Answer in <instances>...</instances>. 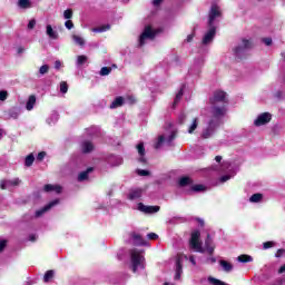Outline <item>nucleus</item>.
<instances>
[{"label":"nucleus","instance_id":"nucleus-62","mask_svg":"<svg viewBox=\"0 0 285 285\" xmlns=\"http://www.w3.org/2000/svg\"><path fill=\"white\" fill-rule=\"evenodd\" d=\"M228 179H230L229 176H223V177H222V181H228Z\"/></svg>","mask_w":285,"mask_h":285},{"label":"nucleus","instance_id":"nucleus-34","mask_svg":"<svg viewBox=\"0 0 285 285\" xmlns=\"http://www.w3.org/2000/svg\"><path fill=\"white\" fill-rule=\"evenodd\" d=\"M88 61V56L81 55L77 57V65L78 66H83Z\"/></svg>","mask_w":285,"mask_h":285},{"label":"nucleus","instance_id":"nucleus-20","mask_svg":"<svg viewBox=\"0 0 285 285\" xmlns=\"http://www.w3.org/2000/svg\"><path fill=\"white\" fill-rule=\"evenodd\" d=\"M53 278H55V271L49 269L45 273L43 283L48 284L49 282H52Z\"/></svg>","mask_w":285,"mask_h":285},{"label":"nucleus","instance_id":"nucleus-40","mask_svg":"<svg viewBox=\"0 0 285 285\" xmlns=\"http://www.w3.org/2000/svg\"><path fill=\"white\" fill-rule=\"evenodd\" d=\"M274 246H275V242H273V240L263 243L264 250H268V248H273Z\"/></svg>","mask_w":285,"mask_h":285},{"label":"nucleus","instance_id":"nucleus-15","mask_svg":"<svg viewBox=\"0 0 285 285\" xmlns=\"http://www.w3.org/2000/svg\"><path fill=\"white\" fill-rule=\"evenodd\" d=\"M137 150H138V154L140 155V158L138 159V161H140V164H146V158L144 157L146 155V147H144V142H140L137 145Z\"/></svg>","mask_w":285,"mask_h":285},{"label":"nucleus","instance_id":"nucleus-3","mask_svg":"<svg viewBox=\"0 0 285 285\" xmlns=\"http://www.w3.org/2000/svg\"><path fill=\"white\" fill-rule=\"evenodd\" d=\"M130 257H131V271L132 273H137V269L141 264L145 262V257L141 255V252L138 249H131L130 250Z\"/></svg>","mask_w":285,"mask_h":285},{"label":"nucleus","instance_id":"nucleus-10","mask_svg":"<svg viewBox=\"0 0 285 285\" xmlns=\"http://www.w3.org/2000/svg\"><path fill=\"white\" fill-rule=\"evenodd\" d=\"M216 35H217V28L209 27V30L207 31V35H205L204 38H203L204 46H207V43H210V41H213V39H215Z\"/></svg>","mask_w":285,"mask_h":285},{"label":"nucleus","instance_id":"nucleus-44","mask_svg":"<svg viewBox=\"0 0 285 285\" xmlns=\"http://www.w3.org/2000/svg\"><path fill=\"white\" fill-rule=\"evenodd\" d=\"M65 19H72V9H67L63 11Z\"/></svg>","mask_w":285,"mask_h":285},{"label":"nucleus","instance_id":"nucleus-35","mask_svg":"<svg viewBox=\"0 0 285 285\" xmlns=\"http://www.w3.org/2000/svg\"><path fill=\"white\" fill-rule=\"evenodd\" d=\"M21 185V179L19 178H14L11 180H7V186H20Z\"/></svg>","mask_w":285,"mask_h":285},{"label":"nucleus","instance_id":"nucleus-30","mask_svg":"<svg viewBox=\"0 0 285 285\" xmlns=\"http://www.w3.org/2000/svg\"><path fill=\"white\" fill-rule=\"evenodd\" d=\"M181 97H184V88H181V89L177 92V95H176V97H175V99H174L173 108H175V107L177 106V104H179V101H181Z\"/></svg>","mask_w":285,"mask_h":285},{"label":"nucleus","instance_id":"nucleus-4","mask_svg":"<svg viewBox=\"0 0 285 285\" xmlns=\"http://www.w3.org/2000/svg\"><path fill=\"white\" fill-rule=\"evenodd\" d=\"M158 32V30L153 29V26H146L142 33L139 37V46H146V39H150L153 41V39L157 37Z\"/></svg>","mask_w":285,"mask_h":285},{"label":"nucleus","instance_id":"nucleus-11","mask_svg":"<svg viewBox=\"0 0 285 285\" xmlns=\"http://www.w3.org/2000/svg\"><path fill=\"white\" fill-rule=\"evenodd\" d=\"M57 204H59V199H55V200L48 203L45 207H42L41 209L36 212V217H41V215H43V213H48V210H50L51 208H55V206H57Z\"/></svg>","mask_w":285,"mask_h":285},{"label":"nucleus","instance_id":"nucleus-27","mask_svg":"<svg viewBox=\"0 0 285 285\" xmlns=\"http://www.w3.org/2000/svg\"><path fill=\"white\" fill-rule=\"evenodd\" d=\"M240 264H248V262H253V257L250 255L242 254L237 257Z\"/></svg>","mask_w":285,"mask_h":285},{"label":"nucleus","instance_id":"nucleus-14","mask_svg":"<svg viewBox=\"0 0 285 285\" xmlns=\"http://www.w3.org/2000/svg\"><path fill=\"white\" fill-rule=\"evenodd\" d=\"M45 193H57V195H61V190H63V188L61 187V185H52V184H47L43 187Z\"/></svg>","mask_w":285,"mask_h":285},{"label":"nucleus","instance_id":"nucleus-42","mask_svg":"<svg viewBox=\"0 0 285 285\" xmlns=\"http://www.w3.org/2000/svg\"><path fill=\"white\" fill-rule=\"evenodd\" d=\"M191 190L194 193H202V190H204V185H194L191 186Z\"/></svg>","mask_w":285,"mask_h":285},{"label":"nucleus","instance_id":"nucleus-47","mask_svg":"<svg viewBox=\"0 0 285 285\" xmlns=\"http://www.w3.org/2000/svg\"><path fill=\"white\" fill-rule=\"evenodd\" d=\"M6 99H8V91H0V101H6Z\"/></svg>","mask_w":285,"mask_h":285},{"label":"nucleus","instance_id":"nucleus-59","mask_svg":"<svg viewBox=\"0 0 285 285\" xmlns=\"http://www.w3.org/2000/svg\"><path fill=\"white\" fill-rule=\"evenodd\" d=\"M278 273H279V274L285 273V264L279 267Z\"/></svg>","mask_w":285,"mask_h":285},{"label":"nucleus","instance_id":"nucleus-54","mask_svg":"<svg viewBox=\"0 0 285 285\" xmlns=\"http://www.w3.org/2000/svg\"><path fill=\"white\" fill-rule=\"evenodd\" d=\"M284 253H285L284 248L277 249L275 257H282L284 255Z\"/></svg>","mask_w":285,"mask_h":285},{"label":"nucleus","instance_id":"nucleus-49","mask_svg":"<svg viewBox=\"0 0 285 285\" xmlns=\"http://www.w3.org/2000/svg\"><path fill=\"white\" fill-rule=\"evenodd\" d=\"M36 26H37V20L31 19V20L29 21V23H28V29H29V30H33Z\"/></svg>","mask_w":285,"mask_h":285},{"label":"nucleus","instance_id":"nucleus-48","mask_svg":"<svg viewBox=\"0 0 285 285\" xmlns=\"http://www.w3.org/2000/svg\"><path fill=\"white\" fill-rule=\"evenodd\" d=\"M147 238L150 240L159 239V235H157L156 233H149L147 234Z\"/></svg>","mask_w":285,"mask_h":285},{"label":"nucleus","instance_id":"nucleus-32","mask_svg":"<svg viewBox=\"0 0 285 285\" xmlns=\"http://www.w3.org/2000/svg\"><path fill=\"white\" fill-rule=\"evenodd\" d=\"M72 40H73L75 43H77L78 46H86V40H83V38H81V36L73 35V36H72Z\"/></svg>","mask_w":285,"mask_h":285},{"label":"nucleus","instance_id":"nucleus-6","mask_svg":"<svg viewBox=\"0 0 285 285\" xmlns=\"http://www.w3.org/2000/svg\"><path fill=\"white\" fill-rule=\"evenodd\" d=\"M253 48V41L248 39H242V45L234 48V53L238 59H242V55L246 52V50H250Z\"/></svg>","mask_w":285,"mask_h":285},{"label":"nucleus","instance_id":"nucleus-57","mask_svg":"<svg viewBox=\"0 0 285 285\" xmlns=\"http://www.w3.org/2000/svg\"><path fill=\"white\" fill-rule=\"evenodd\" d=\"M189 262L193 264V266L197 265V262H195V256H190Z\"/></svg>","mask_w":285,"mask_h":285},{"label":"nucleus","instance_id":"nucleus-5","mask_svg":"<svg viewBox=\"0 0 285 285\" xmlns=\"http://www.w3.org/2000/svg\"><path fill=\"white\" fill-rule=\"evenodd\" d=\"M199 237H202V233L199 230H194L191 233L189 245L193 250H196V253H205L204 247H202V242H199Z\"/></svg>","mask_w":285,"mask_h":285},{"label":"nucleus","instance_id":"nucleus-28","mask_svg":"<svg viewBox=\"0 0 285 285\" xmlns=\"http://www.w3.org/2000/svg\"><path fill=\"white\" fill-rule=\"evenodd\" d=\"M198 126H199V119L198 118H194L191 125L188 128L189 135H193V132H195V130H197Z\"/></svg>","mask_w":285,"mask_h":285},{"label":"nucleus","instance_id":"nucleus-63","mask_svg":"<svg viewBox=\"0 0 285 285\" xmlns=\"http://www.w3.org/2000/svg\"><path fill=\"white\" fill-rule=\"evenodd\" d=\"M128 99L131 104H135V98L132 96H129Z\"/></svg>","mask_w":285,"mask_h":285},{"label":"nucleus","instance_id":"nucleus-7","mask_svg":"<svg viewBox=\"0 0 285 285\" xmlns=\"http://www.w3.org/2000/svg\"><path fill=\"white\" fill-rule=\"evenodd\" d=\"M217 17H222V11L219 10V7L217 4H213L209 14H208V27L213 28L215 27V19Z\"/></svg>","mask_w":285,"mask_h":285},{"label":"nucleus","instance_id":"nucleus-60","mask_svg":"<svg viewBox=\"0 0 285 285\" xmlns=\"http://www.w3.org/2000/svg\"><path fill=\"white\" fill-rule=\"evenodd\" d=\"M194 37L195 36H193V35L187 36V42L190 43V41H193Z\"/></svg>","mask_w":285,"mask_h":285},{"label":"nucleus","instance_id":"nucleus-19","mask_svg":"<svg viewBox=\"0 0 285 285\" xmlns=\"http://www.w3.org/2000/svg\"><path fill=\"white\" fill-rule=\"evenodd\" d=\"M35 104H37V96H35V95L29 96L27 105H26V109L32 110L35 108Z\"/></svg>","mask_w":285,"mask_h":285},{"label":"nucleus","instance_id":"nucleus-29","mask_svg":"<svg viewBox=\"0 0 285 285\" xmlns=\"http://www.w3.org/2000/svg\"><path fill=\"white\" fill-rule=\"evenodd\" d=\"M32 164H35V155L29 154L24 159V166H27V168H30V166H32Z\"/></svg>","mask_w":285,"mask_h":285},{"label":"nucleus","instance_id":"nucleus-51","mask_svg":"<svg viewBox=\"0 0 285 285\" xmlns=\"http://www.w3.org/2000/svg\"><path fill=\"white\" fill-rule=\"evenodd\" d=\"M262 41H263V43H265V46H273L272 38H263Z\"/></svg>","mask_w":285,"mask_h":285},{"label":"nucleus","instance_id":"nucleus-53","mask_svg":"<svg viewBox=\"0 0 285 285\" xmlns=\"http://www.w3.org/2000/svg\"><path fill=\"white\" fill-rule=\"evenodd\" d=\"M179 124L180 126H184L186 124V114H180Z\"/></svg>","mask_w":285,"mask_h":285},{"label":"nucleus","instance_id":"nucleus-56","mask_svg":"<svg viewBox=\"0 0 285 285\" xmlns=\"http://www.w3.org/2000/svg\"><path fill=\"white\" fill-rule=\"evenodd\" d=\"M29 242H37V236L35 234H31L29 236Z\"/></svg>","mask_w":285,"mask_h":285},{"label":"nucleus","instance_id":"nucleus-45","mask_svg":"<svg viewBox=\"0 0 285 285\" xmlns=\"http://www.w3.org/2000/svg\"><path fill=\"white\" fill-rule=\"evenodd\" d=\"M6 246H8V240H0V253H3V250H6Z\"/></svg>","mask_w":285,"mask_h":285},{"label":"nucleus","instance_id":"nucleus-12","mask_svg":"<svg viewBox=\"0 0 285 285\" xmlns=\"http://www.w3.org/2000/svg\"><path fill=\"white\" fill-rule=\"evenodd\" d=\"M205 248L210 257H213L215 253V245L213 244V238H210V234H207V238L205 239Z\"/></svg>","mask_w":285,"mask_h":285},{"label":"nucleus","instance_id":"nucleus-39","mask_svg":"<svg viewBox=\"0 0 285 285\" xmlns=\"http://www.w3.org/2000/svg\"><path fill=\"white\" fill-rule=\"evenodd\" d=\"M49 70H50V66H48V65H42V66L39 68V72H40L41 75H48Z\"/></svg>","mask_w":285,"mask_h":285},{"label":"nucleus","instance_id":"nucleus-2","mask_svg":"<svg viewBox=\"0 0 285 285\" xmlns=\"http://www.w3.org/2000/svg\"><path fill=\"white\" fill-rule=\"evenodd\" d=\"M217 128H219V118L213 117L209 120L208 126L203 129V132L200 135L202 139H210V137L215 135V130H217Z\"/></svg>","mask_w":285,"mask_h":285},{"label":"nucleus","instance_id":"nucleus-16","mask_svg":"<svg viewBox=\"0 0 285 285\" xmlns=\"http://www.w3.org/2000/svg\"><path fill=\"white\" fill-rule=\"evenodd\" d=\"M125 99L121 96H118L114 99V101L110 104L109 108L115 109V108H121L124 106Z\"/></svg>","mask_w":285,"mask_h":285},{"label":"nucleus","instance_id":"nucleus-25","mask_svg":"<svg viewBox=\"0 0 285 285\" xmlns=\"http://www.w3.org/2000/svg\"><path fill=\"white\" fill-rule=\"evenodd\" d=\"M219 264L225 273H230V271H233V264L227 261H219Z\"/></svg>","mask_w":285,"mask_h":285},{"label":"nucleus","instance_id":"nucleus-46","mask_svg":"<svg viewBox=\"0 0 285 285\" xmlns=\"http://www.w3.org/2000/svg\"><path fill=\"white\" fill-rule=\"evenodd\" d=\"M65 26H66L67 30H72V28H75V23L72 22V20H67L65 22Z\"/></svg>","mask_w":285,"mask_h":285},{"label":"nucleus","instance_id":"nucleus-21","mask_svg":"<svg viewBox=\"0 0 285 285\" xmlns=\"http://www.w3.org/2000/svg\"><path fill=\"white\" fill-rule=\"evenodd\" d=\"M47 35L49 36V39H59V33L52 29V26H47Z\"/></svg>","mask_w":285,"mask_h":285},{"label":"nucleus","instance_id":"nucleus-31","mask_svg":"<svg viewBox=\"0 0 285 285\" xmlns=\"http://www.w3.org/2000/svg\"><path fill=\"white\" fill-rule=\"evenodd\" d=\"M139 197H141V189H136L132 190L129 195H128V199H139Z\"/></svg>","mask_w":285,"mask_h":285},{"label":"nucleus","instance_id":"nucleus-17","mask_svg":"<svg viewBox=\"0 0 285 285\" xmlns=\"http://www.w3.org/2000/svg\"><path fill=\"white\" fill-rule=\"evenodd\" d=\"M95 150V145H92L89 140L82 142V153L88 155V153H92Z\"/></svg>","mask_w":285,"mask_h":285},{"label":"nucleus","instance_id":"nucleus-61","mask_svg":"<svg viewBox=\"0 0 285 285\" xmlns=\"http://www.w3.org/2000/svg\"><path fill=\"white\" fill-rule=\"evenodd\" d=\"M215 161H217V164H222V156H216Z\"/></svg>","mask_w":285,"mask_h":285},{"label":"nucleus","instance_id":"nucleus-9","mask_svg":"<svg viewBox=\"0 0 285 285\" xmlns=\"http://www.w3.org/2000/svg\"><path fill=\"white\" fill-rule=\"evenodd\" d=\"M138 210H140V213H145V215H153L155 213H159V210H161V207H159V206H147V205H144V203H139L138 204Z\"/></svg>","mask_w":285,"mask_h":285},{"label":"nucleus","instance_id":"nucleus-18","mask_svg":"<svg viewBox=\"0 0 285 285\" xmlns=\"http://www.w3.org/2000/svg\"><path fill=\"white\" fill-rule=\"evenodd\" d=\"M95 169L92 167H88L87 170L81 171L78 175V181H86V179H88V175H90V173H92Z\"/></svg>","mask_w":285,"mask_h":285},{"label":"nucleus","instance_id":"nucleus-22","mask_svg":"<svg viewBox=\"0 0 285 285\" xmlns=\"http://www.w3.org/2000/svg\"><path fill=\"white\" fill-rule=\"evenodd\" d=\"M193 184V179L188 176H184L179 179V186L185 188V186H190Z\"/></svg>","mask_w":285,"mask_h":285},{"label":"nucleus","instance_id":"nucleus-37","mask_svg":"<svg viewBox=\"0 0 285 285\" xmlns=\"http://www.w3.org/2000/svg\"><path fill=\"white\" fill-rule=\"evenodd\" d=\"M164 141H166V137L159 136L157 142L155 144L156 150H158V148H161V144H164Z\"/></svg>","mask_w":285,"mask_h":285},{"label":"nucleus","instance_id":"nucleus-55","mask_svg":"<svg viewBox=\"0 0 285 285\" xmlns=\"http://www.w3.org/2000/svg\"><path fill=\"white\" fill-rule=\"evenodd\" d=\"M55 68H56V70H59L61 68V61L60 60L55 61Z\"/></svg>","mask_w":285,"mask_h":285},{"label":"nucleus","instance_id":"nucleus-64","mask_svg":"<svg viewBox=\"0 0 285 285\" xmlns=\"http://www.w3.org/2000/svg\"><path fill=\"white\" fill-rule=\"evenodd\" d=\"M197 222L200 224V226H204V220L202 218H197Z\"/></svg>","mask_w":285,"mask_h":285},{"label":"nucleus","instance_id":"nucleus-36","mask_svg":"<svg viewBox=\"0 0 285 285\" xmlns=\"http://www.w3.org/2000/svg\"><path fill=\"white\" fill-rule=\"evenodd\" d=\"M110 72H112V68H110V67H102L100 69L101 77H107V75H109Z\"/></svg>","mask_w":285,"mask_h":285},{"label":"nucleus","instance_id":"nucleus-26","mask_svg":"<svg viewBox=\"0 0 285 285\" xmlns=\"http://www.w3.org/2000/svg\"><path fill=\"white\" fill-rule=\"evenodd\" d=\"M18 6L22 8V10H28V8H32V2H30V0H19Z\"/></svg>","mask_w":285,"mask_h":285},{"label":"nucleus","instance_id":"nucleus-23","mask_svg":"<svg viewBox=\"0 0 285 285\" xmlns=\"http://www.w3.org/2000/svg\"><path fill=\"white\" fill-rule=\"evenodd\" d=\"M131 237L134 242H136L137 246H146V240L142 239L141 235L134 233Z\"/></svg>","mask_w":285,"mask_h":285},{"label":"nucleus","instance_id":"nucleus-52","mask_svg":"<svg viewBox=\"0 0 285 285\" xmlns=\"http://www.w3.org/2000/svg\"><path fill=\"white\" fill-rule=\"evenodd\" d=\"M9 187L8 180H1L0 181V188L1 190H6Z\"/></svg>","mask_w":285,"mask_h":285},{"label":"nucleus","instance_id":"nucleus-41","mask_svg":"<svg viewBox=\"0 0 285 285\" xmlns=\"http://www.w3.org/2000/svg\"><path fill=\"white\" fill-rule=\"evenodd\" d=\"M137 175H139L140 177H148V175H150V171L146 169H137Z\"/></svg>","mask_w":285,"mask_h":285},{"label":"nucleus","instance_id":"nucleus-8","mask_svg":"<svg viewBox=\"0 0 285 285\" xmlns=\"http://www.w3.org/2000/svg\"><path fill=\"white\" fill-rule=\"evenodd\" d=\"M272 119H273V115H271V112H263L254 121V125L257 126V127L266 126V124H271Z\"/></svg>","mask_w":285,"mask_h":285},{"label":"nucleus","instance_id":"nucleus-1","mask_svg":"<svg viewBox=\"0 0 285 285\" xmlns=\"http://www.w3.org/2000/svg\"><path fill=\"white\" fill-rule=\"evenodd\" d=\"M209 104L214 119H222L228 112V98L225 91H215L213 97H209Z\"/></svg>","mask_w":285,"mask_h":285},{"label":"nucleus","instance_id":"nucleus-43","mask_svg":"<svg viewBox=\"0 0 285 285\" xmlns=\"http://www.w3.org/2000/svg\"><path fill=\"white\" fill-rule=\"evenodd\" d=\"M175 139H177V131H173V132L169 135L167 141H168V144H173V141H175Z\"/></svg>","mask_w":285,"mask_h":285},{"label":"nucleus","instance_id":"nucleus-33","mask_svg":"<svg viewBox=\"0 0 285 285\" xmlns=\"http://www.w3.org/2000/svg\"><path fill=\"white\" fill-rule=\"evenodd\" d=\"M108 30H110V24H104L101 27L94 28L92 32H106Z\"/></svg>","mask_w":285,"mask_h":285},{"label":"nucleus","instance_id":"nucleus-58","mask_svg":"<svg viewBox=\"0 0 285 285\" xmlns=\"http://www.w3.org/2000/svg\"><path fill=\"white\" fill-rule=\"evenodd\" d=\"M164 0H154L153 1V4L154 6H161V2H163Z\"/></svg>","mask_w":285,"mask_h":285},{"label":"nucleus","instance_id":"nucleus-50","mask_svg":"<svg viewBox=\"0 0 285 285\" xmlns=\"http://www.w3.org/2000/svg\"><path fill=\"white\" fill-rule=\"evenodd\" d=\"M46 158V151H40L37 156V161H43Z\"/></svg>","mask_w":285,"mask_h":285},{"label":"nucleus","instance_id":"nucleus-13","mask_svg":"<svg viewBox=\"0 0 285 285\" xmlns=\"http://www.w3.org/2000/svg\"><path fill=\"white\" fill-rule=\"evenodd\" d=\"M184 273V265H181V256L176 258V274L174 279H181V274Z\"/></svg>","mask_w":285,"mask_h":285},{"label":"nucleus","instance_id":"nucleus-24","mask_svg":"<svg viewBox=\"0 0 285 285\" xmlns=\"http://www.w3.org/2000/svg\"><path fill=\"white\" fill-rule=\"evenodd\" d=\"M262 199H264V195L259 193H256L249 197V202L252 204H259Z\"/></svg>","mask_w":285,"mask_h":285},{"label":"nucleus","instance_id":"nucleus-38","mask_svg":"<svg viewBox=\"0 0 285 285\" xmlns=\"http://www.w3.org/2000/svg\"><path fill=\"white\" fill-rule=\"evenodd\" d=\"M60 92H62V95H66V92H68V82L66 81L60 82Z\"/></svg>","mask_w":285,"mask_h":285}]
</instances>
